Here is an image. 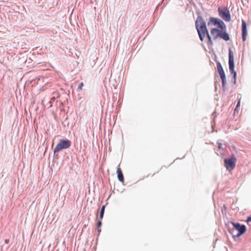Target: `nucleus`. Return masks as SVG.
Masks as SVG:
<instances>
[{
	"label": "nucleus",
	"instance_id": "nucleus-14",
	"mask_svg": "<svg viewBox=\"0 0 251 251\" xmlns=\"http://www.w3.org/2000/svg\"><path fill=\"white\" fill-rule=\"evenodd\" d=\"M83 86H84V84L83 83V82H80L79 85H78V89H79L80 90H82Z\"/></svg>",
	"mask_w": 251,
	"mask_h": 251
},
{
	"label": "nucleus",
	"instance_id": "nucleus-13",
	"mask_svg": "<svg viewBox=\"0 0 251 251\" xmlns=\"http://www.w3.org/2000/svg\"><path fill=\"white\" fill-rule=\"evenodd\" d=\"M240 101H241V99L239 100L238 103H237L236 108H235L234 111H237V108L239 107V106H240Z\"/></svg>",
	"mask_w": 251,
	"mask_h": 251
},
{
	"label": "nucleus",
	"instance_id": "nucleus-9",
	"mask_svg": "<svg viewBox=\"0 0 251 251\" xmlns=\"http://www.w3.org/2000/svg\"><path fill=\"white\" fill-rule=\"evenodd\" d=\"M241 31H242L243 41H245L247 36V25H246L245 21L244 20H242V21H241Z\"/></svg>",
	"mask_w": 251,
	"mask_h": 251
},
{
	"label": "nucleus",
	"instance_id": "nucleus-8",
	"mask_svg": "<svg viewBox=\"0 0 251 251\" xmlns=\"http://www.w3.org/2000/svg\"><path fill=\"white\" fill-rule=\"evenodd\" d=\"M217 70L220 75L221 79L222 81V86L224 87L226 84V76H225L224 71L223 69L222 66L220 62L217 63Z\"/></svg>",
	"mask_w": 251,
	"mask_h": 251
},
{
	"label": "nucleus",
	"instance_id": "nucleus-4",
	"mask_svg": "<svg viewBox=\"0 0 251 251\" xmlns=\"http://www.w3.org/2000/svg\"><path fill=\"white\" fill-rule=\"evenodd\" d=\"M71 146V142L70 140H61L58 143L57 146H56L55 149H54V152H57L60 151L68 149Z\"/></svg>",
	"mask_w": 251,
	"mask_h": 251
},
{
	"label": "nucleus",
	"instance_id": "nucleus-5",
	"mask_svg": "<svg viewBox=\"0 0 251 251\" xmlns=\"http://www.w3.org/2000/svg\"><path fill=\"white\" fill-rule=\"evenodd\" d=\"M228 65L230 73L234 75V79L236 76V72L234 71V62H233V54L231 49L228 51Z\"/></svg>",
	"mask_w": 251,
	"mask_h": 251
},
{
	"label": "nucleus",
	"instance_id": "nucleus-3",
	"mask_svg": "<svg viewBox=\"0 0 251 251\" xmlns=\"http://www.w3.org/2000/svg\"><path fill=\"white\" fill-rule=\"evenodd\" d=\"M230 224H232L233 227L228 229V231L232 234L233 238L238 237L245 232L246 226L245 225L232 222H230Z\"/></svg>",
	"mask_w": 251,
	"mask_h": 251
},
{
	"label": "nucleus",
	"instance_id": "nucleus-15",
	"mask_svg": "<svg viewBox=\"0 0 251 251\" xmlns=\"http://www.w3.org/2000/svg\"><path fill=\"white\" fill-rule=\"evenodd\" d=\"M4 243H5V244H8V243H9V239H6L5 240H4Z\"/></svg>",
	"mask_w": 251,
	"mask_h": 251
},
{
	"label": "nucleus",
	"instance_id": "nucleus-17",
	"mask_svg": "<svg viewBox=\"0 0 251 251\" xmlns=\"http://www.w3.org/2000/svg\"><path fill=\"white\" fill-rule=\"evenodd\" d=\"M221 144H219V148H221Z\"/></svg>",
	"mask_w": 251,
	"mask_h": 251
},
{
	"label": "nucleus",
	"instance_id": "nucleus-2",
	"mask_svg": "<svg viewBox=\"0 0 251 251\" xmlns=\"http://www.w3.org/2000/svg\"><path fill=\"white\" fill-rule=\"evenodd\" d=\"M195 25L200 40L202 41L204 38L206 36L208 39V44L212 46L213 42L211 37L210 36L208 32L207 29H206V27L205 23H204L202 18L201 17H198L197 21H196Z\"/></svg>",
	"mask_w": 251,
	"mask_h": 251
},
{
	"label": "nucleus",
	"instance_id": "nucleus-6",
	"mask_svg": "<svg viewBox=\"0 0 251 251\" xmlns=\"http://www.w3.org/2000/svg\"><path fill=\"white\" fill-rule=\"evenodd\" d=\"M235 162H236V159L234 156L230 159H225L224 160L225 166L228 171H231L234 168Z\"/></svg>",
	"mask_w": 251,
	"mask_h": 251
},
{
	"label": "nucleus",
	"instance_id": "nucleus-12",
	"mask_svg": "<svg viewBox=\"0 0 251 251\" xmlns=\"http://www.w3.org/2000/svg\"><path fill=\"white\" fill-rule=\"evenodd\" d=\"M97 227H98V231L100 233L101 231V229L100 228L101 225V221H99L98 222H97Z\"/></svg>",
	"mask_w": 251,
	"mask_h": 251
},
{
	"label": "nucleus",
	"instance_id": "nucleus-1",
	"mask_svg": "<svg viewBox=\"0 0 251 251\" xmlns=\"http://www.w3.org/2000/svg\"><path fill=\"white\" fill-rule=\"evenodd\" d=\"M207 25L217 27L212 28L211 30V34L213 36L214 39H217L219 37L226 41L230 39L228 33L226 32V25L221 19L217 18H210Z\"/></svg>",
	"mask_w": 251,
	"mask_h": 251
},
{
	"label": "nucleus",
	"instance_id": "nucleus-7",
	"mask_svg": "<svg viewBox=\"0 0 251 251\" xmlns=\"http://www.w3.org/2000/svg\"><path fill=\"white\" fill-rule=\"evenodd\" d=\"M219 15L226 22H230V15L227 9L224 10L221 9L220 8H218Z\"/></svg>",
	"mask_w": 251,
	"mask_h": 251
},
{
	"label": "nucleus",
	"instance_id": "nucleus-11",
	"mask_svg": "<svg viewBox=\"0 0 251 251\" xmlns=\"http://www.w3.org/2000/svg\"><path fill=\"white\" fill-rule=\"evenodd\" d=\"M105 210V205H103L102 208H101L100 212V219L102 220L103 219V214H104Z\"/></svg>",
	"mask_w": 251,
	"mask_h": 251
},
{
	"label": "nucleus",
	"instance_id": "nucleus-10",
	"mask_svg": "<svg viewBox=\"0 0 251 251\" xmlns=\"http://www.w3.org/2000/svg\"><path fill=\"white\" fill-rule=\"evenodd\" d=\"M117 177L118 179L122 183H124V176L123 174H122L121 169L120 168V166H119V167H118L117 170Z\"/></svg>",
	"mask_w": 251,
	"mask_h": 251
},
{
	"label": "nucleus",
	"instance_id": "nucleus-16",
	"mask_svg": "<svg viewBox=\"0 0 251 251\" xmlns=\"http://www.w3.org/2000/svg\"><path fill=\"white\" fill-rule=\"evenodd\" d=\"M251 221V217H248V218H247V222H249Z\"/></svg>",
	"mask_w": 251,
	"mask_h": 251
}]
</instances>
